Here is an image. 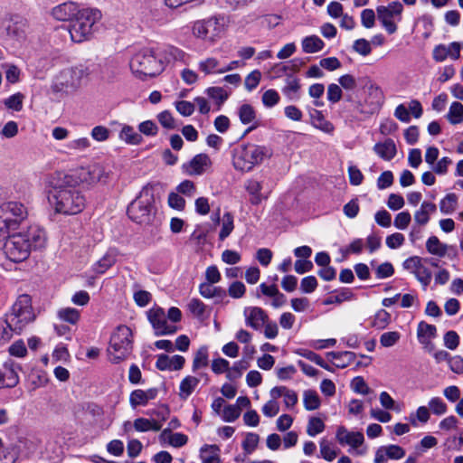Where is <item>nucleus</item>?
<instances>
[{
    "instance_id": "obj_11",
    "label": "nucleus",
    "mask_w": 463,
    "mask_h": 463,
    "mask_svg": "<svg viewBox=\"0 0 463 463\" xmlns=\"http://www.w3.org/2000/svg\"><path fill=\"white\" fill-rule=\"evenodd\" d=\"M226 19L223 16H213L196 21L192 28L194 36L203 41L214 43L225 31Z\"/></svg>"
},
{
    "instance_id": "obj_22",
    "label": "nucleus",
    "mask_w": 463,
    "mask_h": 463,
    "mask_svg": "<svg viewBox=\"0 0 463 463\" xmlns=\"http://www.w3.org/2000/svg\"><path fill=\"white\" fill-rule=\"evenodd\" d=\"M158 390L156 388H150L147 390L137 389L134 390L129 395L130 406L135 409L137 406H145L149 401L156 398Z\"/></svg>"
},
{
    "instance_id": "obj_2",
    "label": "nucleus",
    "mask_w": 463,
    "mask_h": 463,
    "mask_svg": "<svg viewBox=\"0 0 463 463\" xmlns=\"http://www.w3.org/2000/svg\"><path fill=\"white\" fill-rule=\"evenodd\" d=\"M46 235L43 229L36 225L29 226L26 231L9 235L4 244L5 256L14 262L25 260L31 250L43 248Z\"/></svg>"
},
{
    "instance_id": "obj_21",
    "label": "nucleus",
    "mask_w": 463,
    "mask_h": 463,
    "mask_svg": "<svg viewBox=\"0 0 463 463\" xmlns=\"http://www.w3.org/2000/svg\"><path fill=\"white\" fill-rule=\"evenodd\" d=\"M79 6L73 2L61 4L52 10V15L58 21L71 22L80 12Z\"/></svg>"
},
{
    "instance_id": "obj_16",
    "label": "nucleus",
    "mask_w": 463,
    "mask_h": 463,
    "mask_svg": "<svg viewBox=\"0 0 463 463\" xmlns=\"http://www.w3.org/2000/svg\"><path fill=\"white\" fill-rule=\"evenodd\" d=\"M211 165L212 161L208 155L198 154L188 163L183 165V170L188 175H201L205 173Z\"/></svg>"
},
{
    "instance_id": "obj_34",
    "label": "nucleus",
    "mask_w": 463,
    "mask_h": 463,
    "mask_svg": "<svg viewBox=\"0 0 463 463\" xmlns=\"http://www.w3.org/2000/svg\"><path fill=\"white\" fill-rule=\"evenodd\" d=\"M238 116L242 124H253L249 129H247L246 133H249L252 129L257 128L256 124V111L253 107L250 104H243L239 108Z\"/></svg>"
},
{
    "instance_id": "obj_43",
    "label": "nucleus",
    "mask_w": 463,
    "mask_h": 463,
    "mask_svg": "<svg viewBox=\"0 0 463 463\" xmlns=\"http://www.w3.org/2000/svg\"><path fill=\"white\" fill-rule=\"evenodd\" d=\"M208 349L206 346L200 347L193 360V372H196L202 368H205L208 365Z\"/></svg>"
},
{
    "instance_id": "obj_62",
    "label": "nucleus",
    "mask_w": 463,
    "mask_h": 463,
    "mask_svg": "<svg viewBox=\"0 0 463 463\" xmlns=\"http://www.w3.org/2000/svg\"><path fill=\"white\" fill-rule=\"evenodd\" d=\"M260 437L256 433L250 432L242 443L243 449L248 453H251L258 446Z\"/></svg>"
},
{
    "instance_id": "obj_13",
    "label": "nucleus",
    "mask_w": 463,
    "mask_h": 463,
    "mask_svg": "<svg viewBox=\"0 0 463 463\" xmlns=\"http://www.w3.org/2000/svg\"><path fill=\"white\" fill-rule=\"evenodd\" d=\"M402 11L403 6L399 1L392 2L387 6L379 5L376 8L377 17L389 34L397 31L395 20L401 21Z\"/></svg>"
},
{
    "instance_id": "obj_36",
    "label": "nucleus",
    "mask_w": 463,
    "mask_h": 463,
    "mask_svg": "<svg viewBox=\"0 0 463 463\" xmlns=\"http://www.w3.org/2000/svg\"><path fill=\"white\" fill-rule=\"evenodd\" d=\"M449 248V245L442 243L437 236H430L426 241V249L431 255L444 257Z\"/></svg>"
},
{
    "instance_id": "obj_19",
    "label": "nucleus",
    "mask_w": 463,
    "mask_h": 463,
    "mask_svg": "<svg viewBox=\"0 0 463 463\" xmlns=\"http://www.w3.org/2000/svg\"><path fill=\"white\" fill-rule=\"evenodd\" d=\"M20 366L13 362H6L0 368V388H13L19 383Z\"/></svg>"
},
{
    "instance_id": "obj_61",
    "label": "nucleus",
    "mask_w": 463,
    "mask_h": 463,
    "mask_svg": "<svg viewBox=\"0 0 463 463\" xmlns=\"http://www.w3.org/2000/svg\"><path fill=\"white\" fill-rule=\"evenodd\" d=\"M261 79V73L260 71L255 70L251 71L246 78L244 81L245 88L251 91L257 88Z\"/></svg>"
},
{
    "instance_id": "obj_45",
    "label": "nucleus",
    "mask_w": 463,
    "mask_h": 463,
    "mask_svg": "<svg viewBox=\"0 0 463 463\" xmlns=\"http://www.w3.org/2000/svg\"><path fill=\"white\" fill-rule=\"evenodd\" d=\"M199 70L205 74L210 73H222L220 71V62L216 58L209 57L201 61L198 64Z\"/></svg>"
},
{
    "instance_id": "obj_40",
    "label": "nucleus",
    "mask_w": 463,
    "mask_h": 463,
    "mask_svg": "<svg viewBox=\"0 0 463 463\" xmlns=\"http://www.w3.org/2000/svg\"><path fill=\"white\" fill-rule=\"evenodd\" d=\"M219 451L216 445H204L201 449L202 463H221Z\"/></svg>"
},
{
    "instance_id": "obj_58",
    "label": "nucleus",
    "mask_w": 463,
    "mask_h": 463,
    "mask_svg": "<svg viewBox=\"0 0 463 463\" xmlns=\"http://www.w3.org/2000/svg\"><path fill=\"white\" fill-rule=\"evenodd\" d=\"M103 79L107 81H113L119 74V67L117 62H108L103 70Z\"/></svg>"
},
{
    "instance_id": "obj_18",
    "label": "nucleus",
    "mask_w": 463,
    "mask_h": 463,
    "mask_svg": "<svg viewBox=\"0 0 463 463\" xmlns=\"http://www.w3.org/2000/svg\"><path fill=\"white\" fill-rule=\"evenodd\" d=\"M246 326L254 330H260L269 317L265 310L259 307H247L243 310Z\"/></svg>"
},
{
    "instance_id": "obj_25",
    "label": "nucleus",
    "mask_w": 463,
    "mask_h": 463,
    "mask_svg": "<svg viewBox=\"0 0 463 463\" xmlns=\"http://www.w3.org/2000/svg\"><path fill=\"white\" fill-rule=\"evenodd\" d=\"M437 206L435 203L424 201L420 207L414 213L413 220L417 226H425L430 220V215L436 213Z\"/></svg>"
},
{
    "instance_id": "obj_8",
    "label": "nucleus",
    "mask_w": 463,
    "mask_h": 463,
    "mask_svg": "<svg viewBox=\"0 0 463 463\" xmlns=\"http://www.w3.org/2000/svg\"><path fill=\"white\" fill-rule=\"evenodd\" d=\"M34 318L31 297L24 294L19 296L13 305L11 312L6 316L5 322L13 332L20 334Z\"/></svg>"
},
{
    "instance_id": "obj_47",
    "label": "nucleus",
    "mask_w": 463,
    "mask_h": 463,
    "mask_svg": "<svg viewBox=\"0 0 463 463\" xmlns=\"http://www.w3.org/2000/svg\"><path fill=\"white\" fill-rule=\"evenodd\" d=\"M447 118L453 125L463 122V105L457 101L453 102L449 107Z\"/></svg>"
},
{
    "instance_id": "obj_59",
    "label": "nucleus",
    "mask_w": 463,
    "mask_h": 463,
    "mask_svg": "<svg viewBox=\"0 0 463 463\" xmlns=\"http://www.w3.org/2000/svg\"><path fill=\"white\" fill-rule=\"evenodd\" d=\"M411 221V215L409 212L404 211L399 213L394 219V226L399 230H405Z\"/></svg>"
},
{
    "instance_id": "obj_46",
    "label": "nucleus",
    "mask_w": 463,
    "mask_h": 463,
    "mask_svg": "<svg viewBox=\"0 0 463 463\" xmlns=\"http://www.w3.org/2000/svg\"><path fill=\"white\" fill-rule=\"evenodd\" d=\"M391 322V315L384 309H380L375 313L371 321V326L377 329H384Z\"/></svg>"
},
{
    "instance_id": "obj_41",
    "label": "nucleus",
    "mask_w": 463,
    "mask_h": 463,
    "mask_svg": "<svg viewBox=\"0 0 463 463\" xmlns=\"http://www.w3.org/2000/svg\"><path fill=\"white\" fill-rule=\"evenodd\" d=\"M234 229V219L233 215L227 212L223 214L222 219V229L219 233V240L224 241L230 234L232 232Z\"/></svg>"
},
{
    "instance_id": "obj_51",
    "label": "nucleus",
    "mask_w": 463,
    "mask_h": 463,
    "mask_svg": "<svg viewBox=\"0 0 463 463\" xmlns=\"http://www.w3.org/2000/svg\"><path fill=\"white\" fill-rule=\"evenodd\" d=\"M325 427V423L320 418L311 417L307 426V433L310 437H315L316 435L323 432Z\"/></svg>"
},
{
    "instance_id": "obj_26",
    "label": "nucleus",
    "mask_w": 463,
    "mask_h": 463,
    "mask_svg": "<svg viewBox=\"0 0 463 463\" xmlns=\"http://www.w3.org/2000/svg\"><path fill=\"white\" fill-rule=\"evenodd\" d=\"M374 153L385 161L392 160L397 154V148L394 141L391 138L383 142H378L373 146Z\"/></svg>"
},
{
    "instance_id": "obj_38",
    "label": "nucleus",
    "mask_w": 463,
    "mask_h": 463,
    "mask_svg": "<svg viewBox=\"0 0 463 463\" xmlns=\"http://www.w3.org/2000/svg\"><path fill=\"white\" fill-rule=\"evenodd\" d=\"M301 45L304 52L315 53L321 51L324 48L325 43L318 36L310 35L302 40Z\"/></svg>"
},
{
    "instance_id": "obj_35",
    "label": "nucleus",
    "mask_w": 463,
    "mask_h": 463,
    "mask_svg": "<svg viewBox=\"0 0 463 463\" xmlns=\"http://www.w3.org/2000/svg\"><path fill=\"white\" fill-rule=\"evenodd\" d=\"M163 424L157 420H151L146 418H137L133 422V428L138 432H146L149 430L158 431L161 430Z\"/></svg>"
},
{
    "instance_id": "obj_23",
    "label": "nucleus",
    "mask_w": 463,
    "mask_h": 463,
    "mask_svg": "<svg viewBox=\"0 0 463 463\" xmlns=\"http://www.w3.org/2000/svg\"><path fill=\"white\" fill-rule=\"evenodd\" d=\"M185 359L182 355L168 356L166 354H160L157 357L156 366L160 371H177L184 367Z\"/></svg>"
},
{
    "instance_id": "obj_57",
    "label": "nucleus",
    "mask_w": 463,
    "mask_h": 463,
    "mask_svg": "<svg viewBox=\"0 0 463 463\" xmlns=\"http://www.w3.org/2000/svg\"><path fill=\"white\" fill-rule=\"evenodd\" d=\"M262 103L267 108H272L279 102V95L275 90H268L262 95Z\"/></svg>"
},
{
    "instance_id": "obj_1",
    "label": "nucleus",
    "mask_w": 463,
    "mask_h": 463,
    "mask_svg": "<svg viewBox=\"0 0 463 463\" xmlns=\"http://www.w3.org/2000/svg\"><path fill=\"white\" fill-rule=\"evenodd\" d=\"M69 174L57 172L48 178V199L57 213L73 215L85 208L86 199Z\"/></svg>"
},
{
    "instance_id": "obj_10",
    "label": "nucleus",
    "mask_w": 463,
    "mask_h": 463,
    "mask_svg": "<svg viewBox=\"0 0 463 463\" xmlns=\"http://www.w3.org/2000/svg\"><path fill=\"white\" fill-rule=\"evenodd\" d=\"M69 176L74 179L73 183L77 186L81 184L86 187H92L99 183H106L109 177V171L105 165L95 163L76 169Z\"/></svg>"
},
{
    "instance_id": "obj_37",
    "label": "nucleus",
    "mask_w": 463,
    "mask_h": 463,
    "mask_svg": "<svg viewBox=\"0 0 463 463\" xmlns=\"http://www.w3.org/2000/svg\"><path fill=\"white\" fill-rule=\"evenodd\" d=\"M119 138L128 145H139L143 141L142 136L128 125L123 126L119 132Z\"/></svg>"
},
{
    "instance_id": "obj_53",
    "label": "nucleus",
    "mask_w": 463,
    "mask_h": 463,
    "mask_svg": "<svg viewBox=\"0 0 463 463\" xmlns=\"http://www.w3.org/2000/svg\"><path fill=\"white\" fill-rule=\"evenodd\" d=\"M184 56V52L175 46H167L164 50V58L167 62L183 61Z\"/></svg>"
},
{
    "instance_id": "obj_28",
    "label": "nucleus",
    "mask_w": 463,
    "mask_h": 463,
    "mask_svg": "<svg viewBox=\"0 0 463 463\" xmlns=\"http://www.w3.org/2000/svg\"><path fill=\"white\" fill-rule=\"evenodd\" d=\"M327 358L337 368H345L354 362L356 354L354 352H328Z\"/></svg>"
},
{
    "instance_id": "obj_56",
    "label": "nucleus",
    "mask_w": 463,
    "mask_h": 463,
    "mask_svg": "<svg viewBox=\"0 0 463 463\" xmlns=\"http://www.w3.org/2000/svg\"><path fill=\"white\" fill-rule=\"evenodd\" d=\"M157 120L161 126L167 129H174L176 128L175 120L172 113L168 110H164L157 115Z\"/></svg>"
},
{
    "instance_id": "obj_9",
    "label": "nucleus",
    "mask_w": 463,
    "mask_h": 463,
    "mask_svg": "<svg viewBox=\"0 0 463 463\" xmlns=\"http://www.w3.org/2000/svg\"><path fill=\"white\" fill-rule=\"evenodd\" d=\"M132 332L127 326H118L110 336L108 356L111 363L125 360L132 350Z\"/></svg>"
},
{
    "instance_id": "obj_49",
    "label": "nucleus",
    "mask_w": 463,
    "mask_h": 463,
    "mask_svg": "<svg viewBox=\"0 0 463 463\" xmlns=\"http://www.w3.org/2000/svg\"><path fill=\"white\" fill-rule=\"evenodd\" d=\"M458 197L454 194H447L439 203L440 212L446 214L451 213L456 210Z\"/></svg>"
},
{
    "instance_id": "obj_24",
    "label": "nucleus",
    "mask_w": 463,
    "mask_h": 463,
    "mask_svg": "<svg viewBox=\"0 0 463 463\" xmlns=\"http://www.w3.org/2000/svg\"><path fill=\"white\" fill-rule=\"evenodd\" d=\"M118 257V250L115 248H109L105 254L93 264V271L97 274L105 273L117 262Z\"/></svg>"
},
{
    "instance_id": "obj_29",
    "label": "nucleus",
    "mask_w": 463,
    "mask_h": 463,
    "mask_svg": "<svg viewBox=\"0 0 463 463\" xmlns=\"http://www.w3.org/2000/svg\"><path fill=\"white\" fill-rule=\"evenodd\" d=\"M161 441H166L169 445L175 448H181L184 446L188 441V437L185 434L175 432L173 433L170 429H165L159 435Z\"/></svg>"
},
{
    "instance_id": "obj_5",
    "label": "nucleus",
    "mask_w": 463,
    "mask_h": 463,
    "mask_svg": "<svg viewBox=\"0 0 463 463\" xmlns=\"http://www.w3.org/2000/svg\"><path fill=\"white\" fill-rule=\"evenodd\" d=\"M129 68L137 78L143 80L160 74L164 71V63L152 48H143L131 57Z\"/></svg>"
},
{
    "instance_id": "obj_6",
    "label": "nucleus",
    "mask_w": 463,
    "mask_h": 463,
    "mask_svg": "<svg viewBox=\"0 0 463 463\" xmlns=\"http://www.w3.org/2000/svg\"><path fill=\"white\" fill-rule=\"evenodd\" d=\"M101 12L96 8L80 9L69 25L71 41L82 43L94 33V25L101 19Z\"/></svg>"
},
{
    "instance_id": "obj_55",
    "label": "nucleus",
    "mask_w": 463,
    "mask_h": 463,
    "mask_svg": "<svg viewBox=\"0 0 463 463\" xmlns=\"http://www.w3.org/2000/svg\"><path fill=\"white\" fill-rule=\"evenodd\" d=\"M413 274L422 285L424 289L430 285L432 279V274L427 267L422 265Z\"/></svg>"
},
{
    "instance_id": "obj_3",
    "label": "nucleus",
    "mask_w": 463,
    "mask_h": 463,
    "mask_svg": "<svg viewBox=\"0 0 463 463\" xmlns=\"http://www.w3.org/2000/svg\"><path fill=\"white\" fill-rule=\"evenodd\" d=\"M271 156L272 151L269 146L254 143L241 144L232 150V165L237 171L250 172Z\"/></svg>"
},
{
    "instance_id": "obj_33",
    "label": "nucleus",
    "mask_w": 463,
    "mask_h": 463,
    "mask_svg": "<svg viewBox=\"0 0 463 463\" xmlns=\"http://www.w3.org/2000/svg\"><path fill=\"white\" fill-rule=\"evenodd\" d=\"M200 383V378L196 376L187 375L180 383L179 397L181 400H187L194 392Z\"/></svg>"
},
{
    "instance_id": "obj_48",
    "label": "nucleus",
    "mask_w": 463,
    "mask_h": 463,
    "mask_svg": "<svg viewBox=\"0 0 463 463\" xmlns=\"http://www.w3.org/2000/svg\"><path fill=\"white\" fill-rule=\"evenodd\" d=\"M303 403L306 410L314 411L320 406V399L315 391L307 390L303 394Z\"/></svg>"
},
{
    "instance_id": "obj_27",
    "label": "nucleus",
    "mask_w": 463,
    "mask_h": 463,
    "mask_svg": "<svg viewBox=\"0 0 463 463\" xmlns=\"http://www.w3.org/2000/svg\"><path fill=\"white\" fill-rule=\"evenodd\" d=\"M300 81L299 79L292 75H288L285 80V85L281 91L285 97L290 101L298 100L300 98Z\"/></svg>"
},
{
    "instance_id": "obj_39",
    "label": "nucleus",
    "mask_w": 463,
    "mask_h": 463,
    "mask_svg": "<svg viewBox=\"0 0 463 463\" xmlns=\"http://www.w3.org/2000/svg\"><path fill=\"white\" fill-rule=\"evenodd\" d=\"M436 335V326L427 324L423 321L419 323L417 329V336L420 344H428L431 338Z\"/></svg>"
},
{
    "instance_id": "obj_14",
    "label": "nucleus",
    "mask_w": 463,
    "mask_h": 463,
    "mask_svg": "<svg viewBox=\"0 0 463 463\" xmlns=\"http://www.w3.org/2000/svg\"><path fill=\"white\" fill-rule=\"evenodd\" d=\"M28 23L25 19L11 20L5 26V41L14 46L22 45L27 39Z\"/></svg>"
},
{
    "instance_id": "obj_44",
    "label": "nucleus",
    "mask_w": 463,
    "mask_h": 463,
    "mask_svg": "<svg viewBox=\"0 0 463 463\" xmlns=\"http://www.w3.org/2000/svg\"><path fill=\"white\" fill-rule=\"evenodd\" d=\"M319 449L321 457L326 461H333L338 455L339 450L335 449L331 443L326 439H322L319 441Z\"/></svg>"
},
{
    "instance_id": "obj_31",
    "label": "nucleus",
    "mask_w": 463,
    "mask_h": 463,
    "mask_svg": "<svg viewBox=\"0 0 463 463\" xmlns=\"http://www.w3.org/2000/svg\"><path fill=\"white\" fill-rule=\"evenodd\" d=\"M244 188L250 194V202L252 204H260L262 200L265 198L260 194V191L262 189V184L261 182L256 180V179H248L244 184Z\"/></svg>"
},
{
    "instance_id": "obj_54",
    "label": "nucleus",
    "mask_w": 463,
    "mask_h": 463,
    "mask_svg": "<svg viewBox=\"0 0 463 463\" xmlns=\"http://www.w3.org/2000/svg\"><path fill=\"white\" fill-rule=\"evenodd\" d=\"M90 146V141L88 137H79L71 140L66 144V148L69 151H84Z\"/></svg>"
},
{
    "instance_id": "obj_32",
    "label": "nucleus",
    "mask_w": 463,
    "mask_h": 463,
    "mask_svg": "<svg viewBox=\"0 0 463 463\" xmlns=\"http://www.w3.org/2000/svg\"><path fill=\"white\" fill-rule=\"evenodd\" d=\"M199 292L205 298H216L222 301L226 297V291L221 287H215L213 283L203 282L199 286Z\"/></svg>"
},
{
    "instance_id": "obj_7",
    "label": "nucleus",
    "mask_w": 463,
    "mask_h": 463,
    "mask_svg": "<svg viewBox=\"0 0 463 463\" xmlns=\"http://www.w3.org/2000/svg\"><path fill=\"white\" fill-rule=\"evenodd\" d=\"M28 211L24 203L8 201L0 204V237L5 238L15 231L27 219Z\"/></svg>"
},
{
    "instance_id": "obj_64",
    "label": "nucleus",
    "mask_w": 463,
    "mask_h": 463,
    "mask_svg": "<svg viewBox=\"0 0 463 463\" xmlns=\"http://www.w3.org/2000/svg\"><path fill=\"white\" fill-rule=\"evenodd\" d=\"M430 410L437 415H442L447 411L446 403L439 397H434L429 402Z\"/></svg>"
},
{
    "instance_id": "obj_60",
    "label": "nucleus",
    "mask_w": 463,
    "mask_h": 463,
    "mask_svg": "<svg viewBox=\"0 0 463 463\" xmlns=\"http://www.w3.org/2000/svg\"><path fill=\"white\" fill-rule=\"evenodd\" d=\"M207 94L213 99H215L219 103H222L228 99L229 93L221 87H211L206 90Z\"/></svg>"
},
{
    "instance_id": "obj_50",
    "label": "nucleus",
    "mask_w": 463,
    "mask_h": 463,
    "mask_svg": "<svg viewBox=\"0 0 463 463\" xmlns=\"http://www.w3.org/2000/svg\"><path fill=\"white\" fill-rule=\"evenodd\" d=\"M24 99V95L21 92H17L5 99L3 102L7 109L14 111H21L23 109Z\"/></svg>"
},
{
    "instance_id": "obj_20",
    "label": "nucleus",
    "mask_w": 463,
    "mask_h": 463,
    "mask_svg": "<svg viewBox=\"0 0 463 463\" xmlns=\"http://www.w3.org/2000/svg\"><path fill=\"white\" fill-rule=\"evenodd\" d=\"M460 50L461 43L458 42H453L449 45L439 44L434 47L432 51V57L438 62H441L447 58L458 60L460 57Z\"/></svg>"
},
{
    "instance_id": "obj_12",
    "label": "nucleus",
    "mask_w": 463,
    "mask_h": 463,
    "mask_svg": "<svg viewBox=\"0 0 463 463\" xmlns=\"http://www.w3.org/2000/svg\"><path fill=\"white\" fill-rule=\"evenodd\" d=\"M86 75V69L83 66L63 69L54 78L52 90L56 92L73 90L80 86Z\"/></svg>"
},
{
    "instance_id": "obj_15",
    "label": "nucleus",
    "mask_w": 463,
    "mask_h": 463,
    "mask_svg": "<svg viewBox=\"0 0 463 463\" xmlns=\"http://www.w3.org/2000/svg\"><path fill=\"white\" fill-rule=\"evenodd\" d=\"M148 319L156 335H170L176 331L175 326L167 323L165 311L162 308L151 309L148 312Z\"/></svg>"
},
{
    "instance_id": "obj_52",
    "label": "nucleus",
    "mask_w": 463,
    "mask_h": 463,
    "mask_svg": "<svg viewBox=\"0 0 463 463\" xmlns=\"http://www.w3.org/2000/svg\"><path fill=\"white\" fill-rule=\"evenodd\" d=\"M401 339V334L397 331H389L381 335L380 344L383 347H392Z\"/></svg>"
},
{
    "instance_id": "obj_4",
    "label": "nucleus",
    "mask_w": 463,
    "mask_h": 463,
    "mask_svg": "<svg viewBox=\"0 0 463 463\" xmlns=\"http://www.w3.org/2000/svg\"><path fill=\"white\" fill-rule=\"evenodd\" d=\"M156 213L154 188L147 184L128 207L129 218L142 225L152 224Z\"/></svg>"
},
{
    "instance_id": "obj_17",
    "label": "nucleus",
    "mask_w": 463,
    "mask_h": 463,
    "mask_svg": "<svg viewBox=\"0 0 463 463\" xmlns=\"http://www.w3.org/2000/svg\"><path fill=\"white\" fill-rule=\"evenodd\" d=\"M335 439L340 445H349L353 449H357L364 442V437L362 432L349 431L345 426L337 428Z\"/></svg>"
},
{
    "instance_id": "obj_63",
    "label": "nucleus",
    "mask_w": 463,
    "mask_h": 463,
    "mask_svg": "<svg viewBox=\"0 0 463 463\" xmlns=\"http://www.w3.org/2000/svg\"><path fill=\"white\" fill-rule=\"evenodd\" d=\"M353 49L355 52L363 56H367L372 52L370 43L364 38L354 41L353 44Z\"/></svg>"
},
{
    "instance_id": "obj_42",
    "label": "nucleus",
    "mask_w": 463,
    "mask_h": 463,
    "mask_svg": "<svg viewBox=\"0 0 463 463\" xmlns=\"http://www.w3.org/2000/svg\"><path fill=\"white\" fill-rule=\"evenodd\" d=\"M58 317L71 325H76L80 317V313L78 309L73 307H63L58 310Z\"/></svg>"
},
{
    "instance_id": "obj_30",
    "label": "nucleus",
    "mask_w": 463,
    "mask_h": 463,
    "mask_svg": "<svg viewBox=\"0 0 463 463\" xmlns=\"http://www.w3.org/2000/svg\"><path fill=\"white\" fill-rule=\"evenodd\" d=\"M310 118H311V125L314 128L323 131L324 133L330 134V135L333 134V132L335 130L334 125L330 121L326 119V118L324 117V115L322 114L321 111L314 109L310 113Z\"/></svg>"
}]
</instances>
